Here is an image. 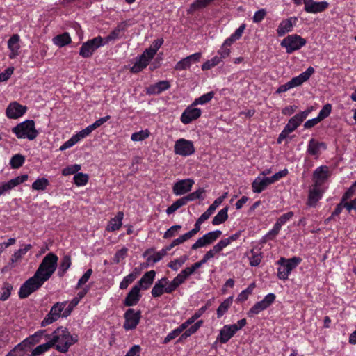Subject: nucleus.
Wrapping results in <instances>:
<instances>
[{"instance_id":"nucleus-1","label":"nucleus","mask_w":356,"mask_h":356,"mask_svg":"<svg viewBox=\"0 0 356 356\" xmlns=\"http://www.w3.org/2000/svg\"><path fill=\"white\" fill-rule=\"evenodd\" d=\"M58 257L53 252L48 253L40 264L33 276L26 280L20 286L19 297L28 298L32 293L38 290L55 273Z\"/></svg>"},{"instance_id":"nucleus-2","label":"nucleus","mask_w":356,"mask_h":356,"mask_svg":"<svg viewBox=\"0 0 356 356\" xmlns=\"http://www.w3.org/2000/svg\"><path fill=\"white\" fill-rule=\"evenodd\" d=\"M51 348L61 353H66L70 346L78 341L76 335H72L68 329L64 327H57L51 334H45Z\"/></svg>"},{"instance_id":"nucleus-3","label":"nucleus","mask_w":356,"mask_h":356,"mask_svg":"<svg viewBox=\"0 0 356 356\" xmlns=\"http://www.w3.org/2000/svg\"><path fill=\"white\" fill-rule=\"evenodd\" d=\"M12 131L19 139L34 140L38 135L33 120H25L12 129Z\"/></svg>"},{"instance_id":"nucleus-4","label":"nucleus","mask_w":356,"mask_h":356,"mask_svg":"<svg viewBox=\"0 0 356 356\" xmlns=\"http://www.w3.org/2000/svg\"><path fill=\"white\" fill-rule=\"evenodd\" d=\"M302 262L299 257H293L290 259L281 257L277 261L280 267L277 269V277L282 280H286L291 272Z\"/></svg>"},{"instance_id":"nucleus-5","label":"nucleus","mask_w":356,"mask_h":356,"mask_svg":"<svg viewBox=\"0 0 356 356\" xmlns=\"http://www.w3.org/2000/svg\"><path fill=\"white\" fill-rule=\"evenodd\" d=\"M306 40L297 34L288 35L281 42V46L286 48L287 54L299 50L306 44Z\"/></svg>"},{"instance_id":"nucleus-6","label":"nucleus","mask_w":356,"mask_h":356,"mask_svg":"<svg viewBox=\"0 0 356 356\" xmlns=\"http://www.w3.org/2000/svg\"><path fill=\"white\" fill-rule=\"evenodd\" d=\"M141 314L140 310H135L132 308L128 309L123 315L124 318L123 328L126 331L136 329L141 319Z\"/></svg>"},{"instance_id":"nucleus-7","label":"nucleus","mask_w":356,"mask_h":356,"mask_svg":"<svg viewBox=\"0 0 356 356\" xmlns=\"http://www.w3.org/2000/svg\"><path fill=\"white\" fill-rule=\"evenodd\" d=\"M103 40L101 36H97L83 43L79 50V55L83 58L91 57L95 50L104 44Z\"/></svg>"},{"instance_id":"nucleus-8","label":"nucleus","mask_w":356,"mask_h":356,"mask_svg":"<svg viewBox=\"0 0 356 356\" xmlns=\"http://www.w3.org/2000/svg\"><path fill=\"white\" fill-rule=\"evenodd\" d=\"M174 152L177 155L186 157L193 154L195 152V148L193 141L179 138L175 141Z\"/></svg>"},{"instance_id":"nucleus-9","label":"nucleus","mask_w":356,"mask_h":356,"mask_svg":"<svg viewBox=\"0 0 356 356\" xmlns=\"http://www.w3.org/2000/svg\"><path fill=\"white\" fill-rule=\"evenodd\" d=\"M276 296L274 293H270L267 294L264 298L256 302L248 312L247 314L249 317H252L255 314H259L261 312L268 308L275 300Z\"/></svg>"},{"instance_id":"nucleus-10","label":"nucleus","mask_w":356,"mask_h":356,"mask_svg":"<svg viewBox=\"0 0 356 356\" xmlns=\"http://www.w3.org/2000/svg\"><path fill=\"white\" fill-rule=\"evenodd\" d=\"M222 232L220 230H216L210 232L199 238L196 242L192 245V250H197V248L204 247L210 245L216 241L221 235Z\"/></svg>"},{"instance_id":"nucleus-11","label":"nucleus","mask_w":356,"mask_h":356,"mask_svg":"<svg viewBox=\"0 0 356 356\" xmlns=\"http://www.w3.org/2000/svg\"><path fill=\"white\" fill-rule=\"evenodd\" d=\"M195 105H193V103H192V104L188 106L182 113L180 120L183 124H188L201 116V109L195 108Z\"/></svg>"},{"instance_id":"nucleus-12","label":"nucleus","mask_w":356,"mask_h":356,"mask_svg":"<svg viewBox=\"0 0 356 356\" xmlns=\"http://www.w3.org/2000/svg\"><path fill=\"white\" fill-rule=\"evenodd\" d=\"M26 110V106H22L17 102H13L6 108V115L10 119H17L22 116Z\"/></svg>"},{"instance_id":"nucleus-13","label":"nucleus","mask_w":356,"mask_h":356,"mask_svg":"<svg viewBox=\"0 0 356 356\" xmlns=\"http://www.w3.org/2000/svg\"><path fill=\"white\" fill-rule=\"evenodd\" d=\"M309 112L308 110L297 113L289 120L284 129L291 134L306 119Z\"/></svg>"},{"instance_id":"nucleus-14","label":"nucleus","mask_w":356,"mask_h":356,"mask_svg":"<svg viewBox=\"0 0 356 356\" xmlns=\"http://www.w3.org/2000/svg\"><path fill=\"white\" fill-rule=\"evenodd\" d=\"M201 57V52L193 54L177 62L175 66V70L181 71L188 69L193 63L199 62Z\"/></svg>"},{"instance_id":"nucleus-15","label":"nucleus","mask_w":356,"mask_h":356,"mask_svg":"<svg viewBox=\"0 0 356 356\" xmlns=\"http://www.w3.org/2000/svg\"><path fill=\"white\" fill-rule=\"evenodd\" d=\"M194 183V180L192 179H185L177 181L172 187L174 194L181 195L187 193L191 191Z\"/></svg>"},{"instance_id":"nucleus-16","label":"nucleus","mask_w":356,"mask_h":356,"mask_svg":"<svg viewBox=\"0 0 356 356\" xmlns=\"http://www.w3.org/2000/svg\"><path fill=\"white\" fill-rule=\"evenodd\" d=\"M329 6L325 1L316 2L314 0H305V10L309 13H317L324 11Z\"/></svg>"},{"instance_id":"nucleus-17","label":"nucleus","mask_w":356,"mask_h":356,"mask_svg":"<svg viewBox=\"0 0 356 356\" xmlns=\"http://www.w3.org/2000/svg\"><path fill=\"white\" fill-rule=\"evenodd\" d=\"M329 169L326 165L318 167L314 172L313 178L316 186H321L323 183L329 177Z\"/></svg>"},{"instance_id":"nucleus-18","label":"nucleus","mask_w":356,"mask_h":356,"mask_svg":"<svg viewBox=\"0 0 356 356\" xmlns=\"http://www.w3.org/2000/svg\"><path fill=\"white\" fill-rule=\"evenodd\" d=\"M298 18L296 17H291L288 19L282 20L276 30L277 34L279 36H283L286 33L292 31L293 26L296 24Z\"/></svg>"},{"instance_id":"nucleus-19","label":"nucleus","mask_w":356,"mask_h":356,"mask_svg":"<svg viewBox=\"0 0 356 356\" xmlns=\"http://www.w3.org/2000/svg\"><path fill=\"white\" fill-rule=\"evenodd\" d=\"M140 291L138 286H134L127 294L123 302L124 305L126 307L136 305L141 298Z\"/></svg>"},{"instance_id":"nucleus-20","label":"nucleus","mask_w":356,"mask_h":356,"mask_svg":"<svg viewBox=\"0 0 356 356\" xmlns=\"http://www.w3.org/2000/svg\"><path fill=\"white\" fill-rule=\"evenodd\" d=\"M321 149H327V145L325 143L318 142L314 138H312L309 140L307 148V154L318 157L321 153Z\"/></svg>"},{"instance_id":"nucleus-21","label":"nucleus","mask_w":356,"mask_h":356,"mask_svg":"<svg viewBox=\"0 0 356 356\" xmlns=\"http://www.w3.org/2000/svg\"><path fill=\"white\" fill-rule=\"evenodd\" d=\"M155 275L156 272L154 270L146 272L134 286H138L140 290H147L153 284Z\"/></svg>"},{"instance_id":"nucleus-22","label":"nucleus","mask_w":356,"mask_h":356,"mask_svg":"<svg viewBox=\"0 0 356 356\" xmlns=\"http://www.w3.org/2000/svg\"><path fill=\"white\" fill-rule=\"evenodd\" d=\"M314 73V69L312 67H309L306 71L302 72L298 76L292 78L289 82L292 88L299 86L307 81Z\"/></svg>"},{"instance_id":"nucleus-23","label":"nucleus","mask_w":356,"mask_h":356,"mask_svg":"<svg viewBox=\"0 0 356 356\" xmlns=\"http://www.w3.org/2000/svg\"><path fill=\"white\" fill-rule=\"evenodd\" d=\"M321 186L314 185L313 188L309 191L308 200L307 204L309 207H315L317 202L322 198L323 191L320 189Z\"/></svg>"},{"instance_id":"nucleus-24","label":"nucleus","mask_w":356,"mask_h":356,"mask_svg":"<svg viewBox=\"0 0 356 356\" xmlns=\"http://www.w3.org/2000/svg\"><path fill=\"white\" fill-rule=\"evenodd\" d=\"M27 179L28 175H22L14 179H12L7 182L3 183L1 185H0V188L1 190L2 193L9 191L10 190L14 188L15 186L24 182Z\"/></svg>"},{"instance_id":"nucleus-25","label":"nucleus","mask_w":356,"mask_h":356,"mask_svg":"<svg viewBox=\"0 0 356 356\" xmlns=\"http://www.w3.org/2000/svg\"><path fill=\"white\" fill-rule=\"evenodd\" d=\"M27 179L28 175H22L14 179H12L7 182L3 183L1 185H0V188L1 190L2 193L9 191L10 190L14 188L15 186L24 182Z\"/></svg>"},{"instance_id":"nucleus-26","label":"nucleus","mask_w":356,"mask_h":356,"mask_svg":"<svg viewBox=\"0 0 356 356\" xmlns=\"http://www.w3.org/2000/svg\"><path fill=\"white\" fill-rule=\"evenodd\" d=\"M236 331L233 328L232 325H225L220 330L217 340L221 343H227L235 334Z\"/></svg>"},{"instance_id":"nucleus-27","label":"nucleus","mask_w":356,"mask_h":356,"mask_svg":"<svg viewBox=\"0 0 356 356\" xmlns=\"http://www.w3.org/2000/svg\"><path fill=\"white\" fill-rule=\"evenodd\" d=\"M170 88V83L168 81H160L154 85H151L147 88V93L149 95H159Z\"/></svg>"},{"instance_id":"nucleus-28","label":"nucleus","mask_w":356,"mask_h":356,"mask_svg":"<svg viewBox=\"0 0 356 356\" xmlns=\"http://www.w3.org/2000/svg\"><path fill=\"white\" fill-rule=\"evenodd\" d=\"M32 248V245L31 244H26L24 248L19 249L12 255L10 262L7 266L5 268H12L15 267V264L19 261L22 257L26 254V252Z\"/></svg>"},{"instance_id":"nucleus-29","label":"nucleus","mask_w":356,"mask_h":356,"mask_svg":"<svg viewBox=\"0 0 356 356\" xmlns=\"http://www.w3.org/2000/svg\"><path fill=\"white\" fill-rule=\"evenodd\" d=\"M19 36L17 34L13 35L8 41V47L10 51L9 58H15L19 54Z\"/></svg>"},{"instance_id":"nucleus-30","label":"nucleus","mask_w":356,"mask_h":356,"mask_svg":"<svg viewBox=\"0 0 356 356\" xmlns=\"http://www.w3.org/2000/svg\"><path fill=\"white\" fill-rule=\"evenodd\" d=\"M270 184H272V182L269 177H258L252 183V191L254 193H260Z\"/></svg>"},{"instance_id":"nucleus-31","label":"nucleus","mask_w":356,"mask_h":356,"mask_svg":"<svg viewBox=\"0 0 356 356\" xmlns=\"http://www.w3.org/2000/svg\"><path fill=\"white\" fill-rule=\"evenodd\" d=\"M127 23L126 22H122L108 35L104 38L105 43H108L111 40H115L119 38L120 33L126 30Z\"/></svg>"},{"instance_id":"nucleus-32","label":"nucleus","mask_w":356,"mask_h":356,"mask_svg":"<svg viewBox=\"0 0 356 356\" xmlns=\"http://www.w3.org/2000/svg\"><path fill=\"white\" fill-rule=\"evenodd\" d=\"M44 332V330H39L33 335L26 338L22 342L23 343V344H24L25 346H26L29 348L31 346L39 343Z\"/></svg>"},{"instance_id":"nucleus-33","label":"nucleus","mask_w":356,"mask_h":356,"mask_svg":"<svg viewBox=\"0 0 356 356\" xmlns=\"http://www.w3.org/2000/svg\"><path fill=\"white\" fill-rule=\"evenodd\" d=\"M123 217V212H118L117 215L110 220L108 229L112 232L118 230L122 226Z\"/></svg>"},{"instance_id":"nucleus-34","label":"nucleus","mask_w":356,"mask_h":356,"mask_svg":"<svg viewBox=\"0 0 356 356\" xmlns=\"http://www.w3.org/2000/svg\"><path fill=\"white\" fill-rule=\"evenodd\" d=\"M53 42L56 46L62 47L71 42V38L67 32H65L54 37Z\"/></svg>"},{"instance_id":"nucleus-35","label":"nucleus","mask_w":356,"mask_h":356,"mask_svg":"<svg viewBox=\"0 0 356 356\" xmlns=\"http://www.w3.org/2000/svg\"><path fill=\"white\" fill-rule=\"evenodd\" d=\"M148 64L149 63L147 62V60L140 56L137 58L134 65L131 67L130 71L131 73H138L145 69L148 65Z\"/></svg>"},{"instance_id":"nucleus-36","label":"nucleus","mask_w":356,"mask_h":356,"mask_svg":"<svg viewBox=\"0 0 356 356\" xmlns=\"http://www.w3.org/2000/svg\"><path fill=\"white\" fill-rule=\"evenodd\" d=\"M233 302V296L226 298L217 309V317H222L228 310Z\"/></svg>"},{"instance_id":"nucleus-37","label":"nucleus","mask_w":356,"mask_h":356,"mask_svg":"<svg viewBox=\"0 0 356 356\" xmlns=\"http://www.w3.org/2000/svg\"><path fill=\"white\" fill-rule=\"evenodd\" d=\"M228 207H226L218 211L217 215L213 218L212 224L218 225L225 222L228 218Z\"/></svg>"},{"instance_id":"nucleus-38","label":"nucleus","mask_w":356,"mask_h":356,"mask_svg":"<svg viewBox=\"0 0 356 356\" xmlns=\"http://www.w3.org/2000/svg\"><path fill=\"white\" fill-rule=\"evenodd\" d=\"M71 264V257L70 255H65L62 258L58 273L59 277H63L65 275L70 267Z\"/></svg>"},{"instance_id":"nucleus-39","label":"nucleus","mask_w":356,"mask_h":356,"mask_svg":"<svg viewBox=\"0 0 356 356\" xmlns=\"http://www.w3.org/2000/svg\"><path fill=\"white\" fill-rule=\"evenodd\" d=\"M245 28V24H241L234 31V33L230 35V37H229L228 38H227L225 40V44L232 45L233 42H234L235 41L238 40L241 37Z\"/></svg>"},{"instance_id":"nucleus-40","label":"nucleus","mask_w":356,"mask_h":356,"mask_svg":"<svg viewBox=\"0 0 356 356\" xmlns=\"http://www.w3.org/2000/svg\"><path fill=\"white\" fill-rule=\"evenodd\" d=\"M255 288V283H251L245 289L243 290L237 296L236 301L243 302L245 301Z\"/></svg>"},{"instance_id":"nucleus-41","label":"nucleus","mask_w":356,"mask_h":356,"mask_svg":"<svg viewBox=\"0 0 356 356\" xmlns=\"http://www.w3.org/2000/svg\"><path fill=\"white\" fill-rule=\"evenodd\" d=\"M205 193V190L202 188H200L197 191L188 194L184 196V198L186 200V203L191 201H194L195 200H203L204 199V193Z\"/></svg>"},{"instance_id":"nucleus-42","label":"nucleus","mask_w":356,"mask_h":356,"mask_svg":"<svg viewBox=\"0 0 356 356\" xmlns=\"http://www.w3.org/2000/svg\"><path fill=\"white\" fill-rule=\"evenodd\" d=\"M27 347L22 342L16 345L6 356H24Z\"/></svg>"},{"instance_id":"nucleus-43","label":"nucleus","mask_w":356,"mask_h":356,"mask_svg":"<svg viewBox=\"0 0 356 356\" xmlns=\"http://www.w3.org/2000/svg\"><path fill=\"white\" fill-rule=\"evenodd\" d=\"M49 181L47 178H38L32 184V188L37 191H44L49 186Z\"/></svg>"},{"instance_id":"nucleus-44","label":"nucleus","mask_w":356,"mask_h":356,"mask_svg":"<svg viewBox=\"0 0 356 356\" xmlns=\"http://www.w3.org/2000/svg\"><path fill=\"white\" fill-rule=\"evenodd\" d=\"M137 273L133 272L125 276L120 283V289H126L137 277Z\"/></svg>"},{"instance_id":"nucleus-45","label":"nucleus","mask_w":356,"mask_h":356,"mask_svg":"<svg viewBox=\"0 0 356 356\" xmlns=\"http://www.w3.org/2000/svg\"><path fill=\"white\" fill-rule=\"evenodd\" d=\"M51 348L49 341L45 343L38 346L31 353V356H40L47 352Z\"/></svg>"},{"instance_id":"nucleus-46","label":"nucleus","mask_w":356,"mask_h":356,"mask_svg":"<svg viewBox=\"0 0 356 356\" xmlns=\"http://www.w3.org/2000/svg\"><path fill=\"white\" fill-rule=\"evenodd\" d=\"M88 175L82 172H79L74 176V183L77 186H83L87 184L88 181Z\"/></svg>"},{"instance_id":"nucleus-47","label":"nucleus","mask_w":356,"mask_h":356,"mask_svg":"<svg viewBox=\"0 0 356 356\" xmlns=\"http://www.w3.org/2000/svg\"><path fill=\"white\" fill-rule=\"evenodd\" d=\"M214 95L215 93L213 91H211L209 92L204 94L194 100V102H193V105L205 104L210 102L213 98Z\"/></svg>"},{"instance_id":"nucleus-48","label":"nucleus","mask_w":356,"mask_h":356,"mask_svg":"<svg viewBox=\"0 0 356 356\" xmlns=\"http://www.w3.org/2000/svg\"><path fill=\"white\" fill-rule=\"evenodd\" d=\"M13 290V286L8 282H4L1 289L0 300L6 301L8 300Z\"/></svg>"},{"instance_id":"nucleus-49","label":"nucleus","mask_w":356,"mask_h":356,"mask_svg":"<svg viewBox=\"0 0 356 356\" xmlns=\"http://www.w3.org/2000/svg\"><path fill=\"white\" fill-rule=\"evenodd\" d=\"M186 202L184 200V197L181 198H179L172 205L168 207L166 209V213L168 215H170L173 213L175 211H176L178 209H179L181 207L186 204Z\"/></svg>"},{"instance_id":"nucleus-50","label":"nucleus","mask_w":356,"mask_h":356,"mask_svg":"<svg viewBox=\"0 0 356 356\" xmlns=\"http://www.w3.org/2000/svg\"><path fill=\"white\" fill-rule=\"evenodd\" d=\"M25 161V158L24 156L17 154L12 156L10 164L13 168H19L21 166L23 165Z\"/></svg>"},{"instance_id":"nucleus-51","label":"nucleus","mask_w":356,"mask_h":356,"mask_svg":"<svg viewBox=\"0 0 356 356\" xmlns=\"http://www.w3.org/2000/svg\"><path fill=\"white\" fill-rule=\"evenodd\" d=\"M188 259L187 256H182L179 259L171 261L168 263V266L175 271H177Z\"/></svg>"},{"instance_id":"nucleus-52","label":"nucleus","mask_w":356,"mask_h":356,"mask_svg":"<svg viewBox=\"0 0 356 356\" xmlns=\"http://www.w3.org/2000/svg\"><path fill=\"white\" fill-rule=\"evenodd\" d=\"M149 131L147 129L141 130L138 132L133 133L131 136V139L133 141H143L149 136Z\"/></svg>"},{"instance_id":"nucleus-53","label":"nucleus","mask_w":356,"mask_h":356,"mask_svg":"<svg viewBox=\"0 0 356 356\" xmlns=\"http://www.w3.org/2000/svg\"><path fill=\"white\" fill-rule=\"evenodd\" d=\"M59 318V316L54 314L53 312L50 310L47 315L44 317V318L42 321L41 326L45 327L48 325H50L54 322L56 321Z\"/></svg>"},{"instance_id":"nucleus-54","label":"nucleus","mask_w":356,"mask_h":356,"mask_svg":"<svg viewBox=\"0 0 356 356\" xmlns=\"http://www.w3.org/2000/svg\"><path fill=\"white\" fill-rule=\"evenodd\" d=\"M165 252L164 251H159L156 252L153 255H151L147 257V266L148 265H154L155 263L163 259V257H165Z\"/></svg>"},{"instance_id":"nucleus-55","label":"nucleus","mask_w":356,"mask_h":356,"mask_svg":"<svg viewBox=\"0 0 356 356\" xmlns=\"http://www.w3.org/2000/svg\"><path fill=\"white\" fill-rule=\"evenodd\" d=\"M202 323L203 321L202 320L196 322L194 325H191L189 328L185 330V332L181 335V337L186 338L195 333L202 326Z\"/></svg>"},{"instance_id":"nucleus-56","label":"nucleus","mask_w":356,"mask_h":356,"mask_svg":"<svg viewBox=\"0 0 356 356\" xmlns=\"http://www.w3.org/2000/svg\"><path fill=\"white\" fill-rule=\"evenodd\" d=\"M81 165L79 164L68 165L63 169L62 175L63 176H68L74 174L76 175V173H79L78 172L81 170Z\"/></svg>"},{"instance_id":"nucleus-57","label":"nucleus","mask_w":356,"mask_h":356,"mask_svg":"<svg viewBox=\"0 0 356 356\" xmlns=\"http://www.w3.org/2000/svg\"><path fill=\"white\" fill-rule=\"evenodd\" d=\"M79 302V299L78 298H73V300L68 304V305L67 307L65 306L64 311L62 313V317L67 318L71 314L74 307L76 306Z\"/></svg>"},{"instance_id":"nucleus-58","label":"nucleus","mask_w":356,"mask_h":356,"mask_svg":"<svg viewBox=\"0 0 356 356\" xmlns=\"http://www.w3.org/2000/svg\"><path fill=\"white\" fill-rule=\"evenodd\" d=\"M67 302L66 301L65 302H58L55 303L51 308V311L53 312L54 314L59 316V317L62 316L61 312L64 311V309L65 306L67 305Z\"/></svg>"},{"instance_id":"nucleus-59","label":"nucleus","mask_w":356,"mask_h":356,"mask_svg":"<svg viewBox=\"0 0 356 356\" xmlns=\"http://www.w3.org/2000/svg\"><path fill=\"white\" fill-rule=\"evenodd\" d=\"M128 252V248L126 247H124L116 252L113 257V261L115 264H119L120 261V259H123L127 257Z\"/></svg>"},{"instance_id":"nucleus-60","label":"nucleus","mask_w":356,"mask_h":356,"mask_svg":"<svg viewBox=\"0 0 356 356\" xmlns=\"http://www.w3.org/2000/svg\"><path fill=\"white\" fill-rule=\"evenodd\" d=\"M181 226L179 225H173L170 227L163 235L164 238H170L175 236L177 233L181 229Z\"/></svg>"},{"instance_id":"nucleus-61","label":"nucleus","mask_w":356,"mask_h":356,"mask_svg":"<svg viewBox=\"0 0 356 356\" xmlns=\"http://www.w3.org/2000/svg\"><path fill=\"white\" fill-rule=\"evenodd\" d=\"M79 142V138L75 135L72 136L68 140L65 142L59 148L60 151H64Z\"/></svg>"},{"instance_id":"nucleus-62","label":"nucleus","mask_w":356,"mask_h":356,"mask_svg":"<svg viewBox=\"0 0 356 356\" xmlns=\"http://www.w3.org/2000/svg\"><path fill=\"white\" fill-rule=\"evenodd\" d=\"M251 257H250V264L252 266H257L261 261V253H258L256 252H254L253 250L251 251Z\"/></svg>"},{"instance_id":"nucleus-63","label":"nucleus","mask_w":356,"mask_h":356,"mask_svg":"<svg viewBox=\"0 0 356 356\" xmlns=\"http://www.w3.org/2000/svg\"><path fill=\"white\" fill-rule=\"evenodd\" d=\"M332 111V105L330 104H325L318 113V117L321 120L329 116Z\"/></svg>"},{"instance_id":"nucleus-64","label":"nucleus","mask_w":356,"mask_h":356,"mask_svg":"<svg viewBox=\"0 0 356 356\" xmlns=\"http://www.w3.org/2000/svg\"><path fill=\"white\" fill-rule=\"evenodd\" d=\"M293 216L294 213L293 211H289L284 213L277 220L276 223L282 227V226L289 221Z\"/></svg>"}]
</instances>
